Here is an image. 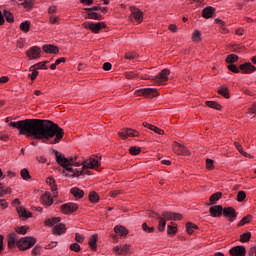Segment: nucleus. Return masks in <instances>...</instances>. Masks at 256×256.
I'll use <instances>...</instances> for the list:
<instances>
[{
  "mask_svg": "<svg viewBox=\"0 0 256 256\" xmlns=\"http://www.w3.org/2000/svg\"><path fill=\"white\" fill-rule=\"evenodd\" d=\"M9 127L18 129L19 135H27L49 145H57L65 137V130L51 120L25 119L10 122Z\"/></svg>",
  "mask_w": 256,
  "mask_h": 256,
  "instance_id": "obj_1",
  "label": "nucleus"
},
{
  "mask_svg": "<svg viewBox=\"0 0 256 256\" xmlns=\"http://www.w3.org/2000/svg\"><path fill=\"white\" fill-rule=\"evenodd\" d=\"M56 163L60 165L65 171H73V167H83V162H77V156L66 158L65 155L59 151L54 150Z\"/></svg>",
  "mask_w": 256,
  "mask_h": 256,
  "instance_id": "obj_2",
  "label": "nucleus"
},
{
  "mask_svg": "<svg viewBox=\"0 0 256 256\" xmlns=\"http://www.w3.org/2000/svg\"><path fill=\"white\" fill-rule=\"evenodd\" d=\"M44 225H46V227H53V235H65V233H67V226L61 223V217H53L46 219L44 221Z\"/></svg>",
  "mask_w": 256,
  "mask_h": 256,
  "instance_id": "obj_3",
  "label": "nucleus"
},
{
  "mask_svg": "<svg viewBox=\"0 0 256 256\" xmlns=\"http://www.w3.org/2000/svg\"><path fill=\"white\" fill-rule=\"evenodd\" d=\"M169 75H171V70L164 68L156 77L151 78L149 76L141 77L146 81H153L156 85H165L169 81Z\"/></svg>",
  "mask_w": 256,
  "mask_h": 256,
  "instance_id": "obj_4",
  "label": "nucleus"
},
{
  "mask_svg": "<svg viewBox=\"0 0 256 256\" xmlns=\"http://www.w3.org/2000/svg\"><path fill=\"white\" fill-rule=\"evenodd\" d=\"M36 243H37V238L26 236V237H22L16 242V247L19 249V251H27L28 249L35 247Z\"/></svg>",
  "mask_w": 256,
  "mask_h": 256,
  "instance_id": "obj_5",
  "label": "nucleus"
},
{
  "mask_svg": "<svg viewBox=\"0 0 256 256\" xmlns=\"http://www.w3.org/2000/svg\"><path fill=\"white\" fill-rule=\"evenodd\" d=\"M101 162L94 156L90 157L88 160L82 162V167L80 171H83V175H87V169H95V167H100Z\"/></svg>",
  "mask_w": 256,
  "mask_h": 256,
  "instance_id": "obj_6",
  "label": "nucleus"
},
{
  "mask_svg": "<svg viewBox=\"0 0 256 256\" xmlns=\"http://www.w3.org/2000/svg\"><path fill=\"white\" fill-rule=\"evenodd\" d=\"M84 29H89V31L97 34L101 29H107V24L105 22H84L83 24Z\"/></svg>",
  "mask_w": 256,
  "mask_h": 256,
  "instance_id": "obj_7",
  "label": "nucleus"
},
{
  "mask_svg": "<svg viewBox=\"0 0 256 256\" xmlns=\"http://www.w3.org/2000/svg\"><path fill=\"white\" fill-rule=\"evenodd\" d=\"M131 15H130V20L136 21V23H143V11L141 9L135 7V6H130L129 8Z\"/></svg>",
  "mask_w": 256,
  "mask_h": 256,
  "instance_id": "obj_8",
  "label": "nucleus"
},
{
  "mask_svg": "<svg viewBox=\"0 0 256 256\" xmlns=\"http://www.w3.org/2000/svg\"><path fill=\"white\" fill-rule=\"evenodd\" d=\"M79 209V205L76 203L70 202L60 206V211L63 215H69L75 213Z\"/></svg>",
  "mask_w": 256,
  "mask_h": 256,
  "instance_id": "obj_9",
  "label": "nucleus"
},
{
  "mask_svg": "<svg viewBox=\"0 0 256 256\" xmlns=\"http://www.w3.org/2000/svg\"><path fill=\"white\" fill-rule=\"evenodd\" d=\"M5 20L7 21V23H15V17L13 16V13H11V11L4 10L3 12H1L0 10V27H2V25H5Z\"/></svg>",
  "mask_w": 256,
  "mask_h": 256,
  "instance_id": "obj_10",
  "label": "nucleus"
},
{
  "mask_svg": "<svg viewBox=\"0 0 256 256\" xmlns=\"http://www.w3.org/2000/svg\"><path fill=\"white\" fill-rule=\"evenodd\" d=\"M173 151L176 155H183L184 157H189L191 155V152L189 151V149H187V147L181 145L178 142H175Z\"/></svg>",
  "mask_w": 256,
  "mask_h": 256,
  "instance_id": "obj_11",
  "label": "nucleus"
},
{
  "mask_svg": "<svg viewBox=\"0 0 256 256\" xmlns=\"http://www.w3.org/2000/svg\"><path fill=\"white\" fill-rule=\"evenodd\" d=\"M239 69L244 75H251V73H255L256 71L255 65L251 64V62L240 64Z\"/></svg>",
  "mask_w": 256,
  "mask_h": 256,
  "instance_id": "obj_12",
  "label": "nucleus"
},
{
  "mask_svg": "<svg viewBox=\"0 0 256 256\" xmlns=\"http://www.w3.org/2000/svg\"><path fill=\"white\" fill-rule=\"evenodd\" d=\"M223 215L228 219L231 223L237 219V211L233 207H225L223 210Z\"/></svg>",
  "mask_w": 256,
  "mask_h": 256,
  "instance_id": "obj_13",
  "label": "nucleus"
},
{
  "mask_svg": "<svg viewBox=\"0 0 256 256\" xmlns=\"http://www.w3.org/2000/svg\"><path fill=\"white\" fill-rule=\"evenodd\" d=\"M121 139L125 140L128 137H139V132L137 130H133L131 128H126L118 133Z\"/></svg>",
  "mask_w": 256,
  "mask_h": 256,
  "instance_id": "obj_14",
  "label": "nucleus"
},
{
  "mask_svg": "<svg viewBox=\"0 0 256 256\" xmlns=\"http://www.w3.org/2000/svg\"><path fill=\"white\" fill-rule=\"evenodd\" d=\"M231 256H245L247 255V249L243 245L234 246L229 250Z\"/></svg>",
  "mask_w": 256,
  "mask_h": 256,
  "instance_id": "obj_15",
  "label": "nucleus"
},
{
  "mask_svg": "<svg viewBox=\"0 0 256 256\" xmlns=\"http://www.w3.org/2000/svg\"><path fill=\"white\" fill-rule=\"evenodd\" d=\"M84 11H88L85 19H94L95 21H102L103 15L95 12L96 10L92 8H84Z\"/></svg>",
  "mask_w": 256,
  "mask_h": 256,
  "instance_id": "obj_16",
  "label": "nucleus"
},
{
  "mask_svg": "<svg viewBox=\"0 0 256 256\" xmlns=\"http://www.w3.org/2000/svg\"><path fill=\"white\" fill-rule=\"evenodd\" d=\"M26 57L30 59H39L41 57V48L33 46L26 51Z\"/></svg>",
  "mask_w": 256,
  "mask_h": 256,
  "instance_id": "obj_17",
  "label": "nucleus"
},
{
  "mask_svg": "<svg viewBox=\"0 0 256 256\" xmlns=\"http://www.w3.org/2000/svg\"><path fill=\"white\" fill-rule=\"evenodd\" d=\"M16 211L20 219H22V221H27V219H30V217H33V213L27 211V209H25V207L23 206L17 207Z\"/></svg>",
  "mask_w": 256,
  "mask_h": 256,
  "instance_id": "obj_18",
  "label": "nucleus"
},
{
  "mask_svg": "<svg viewBox=\"0 0 256 256\" xmlns=\"http://www.w3.org/2000/svg\"><path fill=\"white\" fill-rule=\"evenodd\" d=\"M41 202L44 207H51V205H53V196L51 195V192H45L41 196Z\"/></svg>",
  "mask_w": 256,
  "mask_h": 256,
  "instance_id": "obj_19",
  "label": "nucleus"
},
{
  "mask_svg": "<svg viewBox=\"0 0 256 256\" xmlns=\"http://www.w3.org/2000/svg\"><path fill=\"white\" fill-rule=\"evenodd\" d=\"M224 208L221 205L212 206L209 209L211 217H221L223 215Z\"/></svg>",
  "mask_w": 256,
  "mask_h": 256,
  "instance_id": "obj_20",
  "label": "nucleus"
},
{
  "mask_svg": "<svg viewBox=\"0 0 256 256\" xmlns=\"http://www.w3.org/2000/svg\"><path fill=\"white\" fill-rule=\"evenodd\" d=\"M42 50L44 51V53L51 54V55H57V53H59V47L53 44H45L42 47Z\"/></svg>",
  "mask_w": 256,
  "mask_h": 256,
  "instance_id": "obj_21",
  "label": "nucleus"
},
{
  "mask_svg": "<svg viewBox=\"0 0 256 256\" xmlns=\"http://www.w3.org/2000/svg\"><path fill=\"white\" fill-rule=\"evenodd\" d=\"M46 183H47V185L50 186L51 191H52L54 197H59V191H58V189H57V184L55 183V178H53V177H48V178L46 179Z\"/></svg>",
  "mask_w": 256,
  "mask_h": 256,
  "instance_id": "obj_22",
  "label": "nucleus"
},
{
  "mask_svg": "<svg viewBox=\"0 0 256 256\" xmlns=\"http://www.w3.org/2000/svg\"><path fill=\"white\" fill-rule=\"evenodd\" d=\"M130 249H131V245L126 244L122 247L115 246L113 248V252L116 253V255H127V253H129Z\"/></svg>",
  "mask_w": 256,
  "mask_h": 256,
  "instance_id": "obj_23",
  "label": "nucleus"
},
{
  "mask_svg": "<svg viewBox=\"0 0 256 256\" xmlns=\"http://www.w3.org/2000/svg\"><path fill=\"white\" fill-rule=\"evenodd\" d=\"M114 233L119 235V237H127L129 235V229L123 225H117L114 227Z\"/></svg>",
  "mask_w": 256,
  "mask_h": 256,
  "instance_id": "obj_24",
  "label": "nucleus"
},
{
  "mask_svg": "<svg viewBox=\"0 0 256 256\" xmlns=\"http://www.w3.org/2000/svg\"><path fill=\"white\" fill-rule=\"evenodd\" d=\"M83 170H81V168H75L73 169V171H68L65 172L63 171V175H65V177H73V178H79L81 177V175H83Z\"/></svg>",
  "mask_w": 256,
  "mask_h": 256,
  "instance_id": "obj_25",
  "label": "nucleus"
},
{
  "mask_svg": "<svg viewBox=\"0 0 256 256\" xmlns=\"http://www.w3.org/2000/svg\"><path fill=\"white\" fill-rule=\"evenodd\" d=\"M213 15H215V8L212 6L205 7L202 10V17L204 19H211V17H213Z\"/></svg>",
  "mask_w": 256,
  "mask_h": 256,
  "instance_id": "obj_26",
  "label": "nucleus"
},
{
  "mask_svg": "<svg viewBox=\"0 0 256 256\" xmlns=\"http://www.w3.org/2000/svg\"><path fill=\"white\" fill-rule=\"evenodd\" d=\"M70 193L75 199H83V197H85V192L79 187L71 188Z\"/></svg>",
  "mask_w": 256,
  "mask_h": 256,
  "instance_id": "obj_27",
  "label": "nucleus"
},
{
  "mask_svg": "<svg viewBox=\"0 0 256 256\" xmlns=\"http://www.w3.org/2000/svg\"><path fill=\"white\" fill-rule=\"evenodd\" d=\"M145 89V97L147 99H153V97H159V91L157 88H144Z\"/></svg>",
  "mask_w": 256,
  "mask_h": 256,
  "instance_id": "obj_28",
  "label": "nucleus"
},
{
  "mask_svg": "<svg viewBox=\"0 0 256 256\" xmlns=\"http://www.w3.org/2000/svg\"><path fill=\"white\" fill-rule=\"evenodd\" d=\"M97 241H99V235L94 234V235L90 236L88 245H89L90 249H92V251H97Z\"/></svg>",
  "mask_w": 256,
  "mask_h": 256,
  "instance_id": "obj_29",
  "label": "nucleus"
},
{
  "mask_svg": "<svg viewBox=\"0 0 256 256\" xmlns=\"http://www.w3.org/2000/svg\"><path fill=\"white\" fill-rule=\"evenodd\" d=\"M15 245H17V234L10 233L8 236V249H14Z\"/></svg>",
  "mask_w": 256,
  "mask_h": 256,
  "instance_id": "obj_30",
  "label": "nucleus"
},
{
  "mask_svg": "<svg viewBox=\"0 0 256 256\" xmlns=\"http://www.w3.org/2000/svg\"><path fill=\"white\" fill-rule=\"evenodd\" d=\"M218 95H221L225 99H229V97H231L229 95V87H227L225 85L220 86L218 89Z\"/></svg>",
  "mask_w": 256,
  "mask_h": 256,
  "instance_id": "obj_31",
  "label": "nucleus"
},
{
  "mask_svg": "<svg viewBox=\"0 0 256 256\" xmlns=\"http://www.w3.org/2000/svg\"><path fill=\"white\" fill-rule=\"evenodd\" d=\"M221 197H223V193L222 192H216L214 194H212L210 196V203L208 205H215L217 203V201H219V199H221Z\"/></svg>",
  "mask_w": 256,
  "mask_h": 256,
  "instance_id": "obj_32",
  "label": "nucleus"
},
{
  "mask_svg": "<svg viewBox=\"0 0 256 256\" xmlns=\"http://www.w3.org/2000/svg\"><path fill=\"white\" fill-rule=\"evenodd\" d=\"M20 31H22V33H29V31H31V22L28 20L22 22L20 24Z\"/></svg>",
  "mask_w": 256,
  "mask_h": 256,
  "instance_id": "obj_33",
  "label": "nucleus"
},
{
  "mask_svg": "<svg viewBox=\"0 0 256 256\" xmlns=\"http://www.w3.org/2000/svg\"><path fill=\"white\" fill-rule=\"evenodd\" d=\"M195 229H199V226H197V224L191 222L186 223V233H188V235H193Z\"/></svg>",
  "mask_w": 256,
  "mask_h": 256,
  "instance_id": "obj_34",
  "label": "nucleus"
},
{
  "mask_svg": "<svg viewBox=\"0 0 256 256\" xmlns=\"http://www.w3.org/2000/svg\"><path fill=\"white\" fill-rule=\"evenodd\" d=\"M206 105L211 109H216V111H221V109H223V106L216 101H206Z\"/></svg>",
  "mask_w": 256,
  "mask_h": 256,
  "instance_id": "obj_35",
  "label": "nucleus"
},
{
  "mask_svg": "<svg viewBox=\"0 0 256 256\" xmlns=\"http://www.w3.org/2000/svg\"><path fill=\"white\" fill-rule=\"evenodd\" d=\"M88 199H89L90 203H99L100 197H99V194L97 192L91 191L89 193Z\"/></svg>",
  "mask_w": 256,
  "mask_h": 256,
  "instance_id": "obj_36",
  "label": "nucleus"
},
{
  "mask_svg": "<svg viewBox=\"0 0 256 256\" xmlns=\"http://www.w3.org/2000/svg\"><path fill=\"white\" fill-rule=\"evenodd\" d=\"M239 61V56L237 54H230L226 57L225 62L233 65V63H237Z\"/></svg>",
  "mask_w": 256,
  "mask_h": 256,
  "instance_id": "obj_37",
  "label": "nucleus"
},
{
  "mask_svg": "<svg viewBox=\"0 0 256 256\" xmlns=\"http://www.w3.org/2000/svg\"><path fill=\"white\" fill-rule=\"evenodd\" d=\"M192 41L193 43H201V31L194 30L192 33Z\"/></svg>",
  "mask_w": 256,
  "mask_h": 256,
  "instance_id": "obj_38",
  "label": "nucleus"
},
{
  "mask_svg": "<svg viewBox=\"0 0 256 256\" xmlns=\"http://www.w3.org/2000/svg\"><path fill=\"white\" fill-rule=\"evenodd\" d=\"M251 241V232H245L240 235V243H249Z\"/></svg>",
  "mask_w": 256,
  "mask_h": 256,
  "instance_id": "obj_39",
  "label": "nucleus"
},
{
  "mask_svg": "<svg viewBox=\"0 0 256 256\" xmlns=\"http://www.w3.org/2000/svg\"><path fill=\"white\" fill-rule=\"evenodd\" d=\"M20 5H22L24 9H33V5H35V0H23Z\"/></svg>",
  "mask_w": 256,
  "mask_h": 256,
  "instance_id": "obj_40",
  "label": "nucleus"
},
{
  "mask_svg": "<svg viewBox=\"0 0 256 256\" xmlns=\"http://www.w3.org/2000/svg\"><path fill=\"white\" fill-rule=\"evenodd\" d=\"M159 224H158V231H160L161 233H163V231H165V227L167 225V220L162 218V216L158 219Z\"/></svg>",
  "mask_w": 256,
  "mask_h": 256,
  "instance_id": "obj_41",
  "label": "nucleus"
},
{
  "mask_svg": "<svg viewBox=\"0 0 256 256\" xmlns=\"http://www.w3.org/2000/svg\"><path fill=\"white\" fill-rule=\"evenodd\" d=\"M167 233L168 235H177V224L171 222V225H168Z\"/></svg>",
  "mask_w": 256,
  "mask_h": 256,
  "instance_id": "obj_42",
  "label": "nucleus"
},
{
  "mask_svg": "<svg viewBox=\"0 0 256 256\" xmlns=\"http://www.w3.org/2000/svg\"><path fill=\"white\" fill-rule=\"evenodd\" d=\"M253 216L252 215H246L241 219V221L238 223V227H243V225H247L250 221H252Z\"/></svg>",
  "mask_w": 256,
  "mask_h": 256,
  "instance_id": "obj_43",
  "label": "nucleus"
},
{
  "mask_svg": "<svg viewBox=\"0 0 256 256\" xmlns=\"http://www.w3.org/2000/svg\"><path fill=\"white\" fill-rule=\"evenodd\" d=\"M30 71L32 72L31 74L28 75L30 77L31 81H35L37 77L39 76V71H37V68L31 66Z\"/></svg>",
  "mask_w": 256,
  "mask_h": 256,
  "instance_id": "obj_44",
  "label": "nucleus"
},
{
  "mask_svg": "<svg viewBox=\"0 0 256 256\" xmlns=\"http://www.w3.org/2000/svg\"><path fill=\"white\" fill-rule=\"evenodd\" d=\"M20 175L24 181H29V179H31V174H29V170H27V168H23L20 171Z\"/></svg>",
  "mask_w": 256,
  "mask_h": 256,
  "instance_id": "obj_45",
  "label": "nucleus"
},
{
  "mask_svg": "<svg viewBox=\"0 0 256 256\" xmlns=\"http://www.w3.org/2000/svg\"><path fill=\"white\" fill-rule=\"evenodd\" d=\"M142 231H144L145 233H155V227H149V225H147V222H144L142 224Z\"/></svg>",
  "mask_w": 256,
  "mask_h": 256,
  "instance_id": "obj_46",
  "label": "nucleus"
},
{
  "mask_svg": "<svg viewBox=\"0 0 256 256\" xmlns=\"http://www.w3.org/2000/svg\"><path fill=\"white\" fill-rule=\"evenodd\" d=\"M215 161L211 158H207L206 159V169H208V171H213V169H215Z\"/></svg>",
  "mask_w": 256,
  "mask_h": 256,
  "instance_id": "obj_47",
  "label": "nucleus"
},
{
  "mask_svg": "<svg viewBox=\"0 0 256 256\" xmlns=\"http://www.w3.org/2000/svg\"><path fill=\"white\" fill-rule=\"evenodd\" d=\"M163 219L166 221H173V212L164 211L161 215Z\"/></svg>",
  "mask_w": 256,
  "mask_h": 256,
  "instance_id": "obj_48",
  "label": "nucleus"
},
{
  "mask_svg": "<svg viewBox=\"0 0 256 256\" xmlns=\"http://www.w3.org/2000/svg\"><path fill=\"white\" fill-rule=\"evenodd\" d=\"M130 155H139L141 153V147L132 146L129 148Z\"/></svg>",
  "mask_w": 256,
  "mask_h": 256,
  "instance_id": "obj_49",
  "label": "nucleus"
},
{
  "mask_svg": "<svg viewBox=\"0 0 256 256\" xmlns=\"http://www.w3.org/2000/svg\"><path fill=\"white\" fill-rule=\"evenodd\" d=\"M29 230V227L27 226H21V227H17L15 229L16 233H18V235H25V233H27V231Z\"/></svg>",
  "mask_w": 256,
  "mask_h": 256,
  "instance_id": "obj_50",
  "label": "nucleus"
},
{
  "mask_svg": "<svg viewBox=\"0 0 256 256\" xmlns=\"http://www.w3.org/2000/svg\"><path fill=\"white\" fill-rule=\"evenodd\" d=\"M246 197H247V193H245V191H239L238 194H237L238 203H241V202L245 201Z\"/></svg>",
  "mask_w": 256,
  "mask_h": 256,
  "instance_id": "obj_51",
  "label": "nucleus"
},
{
  "mask_svg": "<svg viewBox=\"0 0 256 256\" xmlns=\"http://www.w3.org/2000/svg\"><path fill=\"white\" fill-rule=\"evenodd\" d=\"M227 68L229 69V71H231L232 73H241V69L239 67H237V65L235 64H229L227 66Z\"/></svg>",
  "mask_w": 256,
  "mask_h": 256,
  "instance_id": "obj_52",
  "label": "nucleus"
},
{
  "mask_svg": "<svg viewBox=\"0 0 256 256\" xmlns=\"http://www.w3.org/2000/svg\"><path fill=\"white\" fill-rule=\"evenodd\" d=\"M11 193H13V190H11L10 187L0 189V197H4V195H11Z\"/></svg>",
  "mask_w": 256,
  "mask_h": 256,
  "instance_id": "obj_53",
  "label": "nucleus"
},
{
  "mask_svg": "<svg viewBox=\"0 0 256 256\" xmlns=\"http://www.w3.org/2000/svg\"><path fill=\"white\" fill-rule=\"evenodd\" d=\"M46 63L47 62H39V63H36V64L32 65V67H34L36 70L47 69Z\"/></svg>",
  "mask_w": 256,
  "mask_h": 256,
  "instance_id": "obj_54",
  "label": "nucleus"
},
{
  "mask_svg": "<svg viewBox=\"0 0 256 256\" xmlns=\"http://www.w3.org/2000/svg\"><path fill=\"white\" fill-rule=\"evenodd\" d=\"M70 251H74L75 253H79L81 251V245L78 243H73L70 245Z\"/></svg>",
  "mask_w": 256,
  "mask_h": 256,
  "instance_id": "obj_55",
  "label": "nucleus"
},
{
  "mask_svg": "<svg viewBox=\"0 0 256 256\" xmlns=\"http://www.w3.org/2000/svg\"><path fill=\"white\" fill-rule=\"evenodd\" d=\"M183 219V214L172 212V221H181Z\"/></svg>",
  "mask_w": 256,
  "mask_h": 256,
  "instance_id": "obj_56",
  "label": "nucleus"
},
{
  "mask_svg": "<svg viewBox=\"0 0 256 256\" xmlns=\"http://www.w3.org/2000/svg\"><path fill=\"white\" fill-rule=\"evenodd\" d=\"M152 131L157 135H165V131L157 126L152 127Z\"/></svg>",
  "mask_w": 256,
  "mask_h": 256,
  "instance_id": "obj_57",
  "label": "nucleus"
},
{
  "mask_svg": "<svg viewBox=\"0 0 256 256\" xmlns=\"http://www.w3.org/2000/svg\"><path fill=\"white\" fill-rule=\"evenodd\" d=\"M134 95L136 97H145V88L135 90Z\"/></svg>",
  "mask_w": 256,
  "mask_h": 256,
  "instance_id": "obj_58",
  "label": "nucleus"
},
{
  "mask_svg": "<svg viewBox=\"0 0 256 256\" xmlns=\"http://www.w3.org/2000/svg\"><path fill=\"white\" fill-rule=\"evenodd\" d=\"M125 77H126V79H137V77H139V75L135 74L134 72H126Z\"/></svg>",
  "mask_w": 256,
  "mask_h": 256,
  "instance_id": "obj_59",
  "label": "nucleus"
},
{
  "mask_svg": "<svg viewBox=\"0 0 256 256\" xmlns=\"http://www.w3.org/2000/svg\"><path fill=\"white\" fill-rule=\"evenodd\" d=\"M234 147H236L240 155H242L245 151L243 150V146L239 142H234Z\"/></svg>",
  "mask_w": 256,
  "mask_h": 256,
  "instance_id": "obj_60",
  "label": "nucleus"
},
{
  "mask_svg": "<svg viewBox=\"0 0 256 256\" xmlns=\"http://www.w3.org/2000/svg\"><path fill=\"white\" fill-rule=\"evenodd\" d=\"M16 45L18 49H23L25 47V39L19 38Z\"/></svg>",
  "mask_w": 256,
  "mask_h": 256,
  "instance_id": "obj_61",
  "label": "nucleus"
},
{
  "mask_svg": "<svg viewBox=\"0 0 256 256\" xmlns=\"http://www.w3.org/2000/svg\"><path fill=\"white\" fill-rule=\"evenodd\" d=\"M75 241H77V243H83V241H85V236L81 235L79 233H76L75 235Z\"/></svg>",
  "mask_w": 256,
  "mask_h": 256,
  "instance_id": "obj_62",
  "label": "nucleus"
},
{
  "mask_svg": "<svg viewBox=\"0 0 256 256\" xmlns=\"http://www.w3.org/2000/svg\"><path fill=\"white\" fill-rule=\"evenodd\" d=\"M39 253H41V246H35L31 251V254L33 256H37L39 255Z\"/></svg>",
  "mask_w": 256,
  "mask_h": 256,
  "instance_id": "obj_63",
  "label": "nucleus"
},
{
  "mask_svg": "<svg viewBox=\"0 0 256 256\" xmlns=\"http://www.w3.org/2000/svg\"><path fill=\"white\" fill-rule=\"evenodd\" d=\"M135 57H137V54H135L133 52H128L125 54V59H129L130 61L135 59Z\"/></svg>",
  "mask_w": 256,
  "mask_h": 256,
  "instance_id": "obj_64",
  "label": "nucleus"
}]
</instances>
